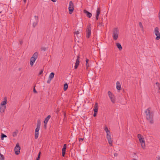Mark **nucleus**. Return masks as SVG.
<instances>
[{"label": "nucleus", "mask_w": 160, "mask_h": 160, "mask_svg": "<svg viewBox=\"0 0 160 160\" xmlns=\"http://www.w3.org/2000/svg\"><path fill=\"white\" fill-rule=\"evenodd\" d=\"M41 153V152H40L38 154V157H39V158H40Z\"/></svg>", "instance_id": "40"}, {"label": "nucleus", "mask_w": 160, "mask_h": 160, "mask_svg": "<svg viewBox=\"0 0 160 160\" xmlns=\"http://www.w3.org/2000/svg\"><path fill=\"white\" fill-rule=\"evenodd\" d=\"M84 13L86 14L87 17L88 18H90L92 16V14L91 13L89 12L86 10H84Z\"/></svg>", "instance_id": "13"}, {"label": "nucleus", "mask_w": 160, "mask_h": 160, "mask_svg": "<svg viewBox=\"0 0 160 160\" xmlns=\"http://www.w3.org/2000/svg\"><path fill=\"white\" fill-rule=\"evenodd\" d=\"M34 18L35 19L36 21L35 22H34L33 23V26L34 27H35L36 26L38 21V16H34Z\"/></svg>", "instance_id": "15"}, {"label": "nucleus", "mask_w": 160, "mask_h": 160, "mask_svg": "<svg viewBox=\"0 0 160 160\" xmlns=\"http://www.w3.org/2000/svg\"><path fill=\"white\" fill-rule=\"evenodd\" d=\"M22 43V42H21V43Z\"/></svg>", "instance_id": "55"}, {"label": "nucleus", "mask_w": 160, "mask_h": 160, "mask_svg": "<svg viewBox=\"0 0 160 160\" xmlns=\"http://www.w3.org/2000/svg\"><path fill=\"white\" fill-rule=\"evenodd\" d=\"M158 17H159V20H160V11L158 13Z\"/></svg>", "instance_id": "43"}, {"label": "nucleus", "mask_w": 160, "mask_h": 160, "mask_svg": "<svg viewBox=\"0 0 160 160\" xmlns=\"http://www.w3.org/2000/svg\"><path fill=\"white\" fill-rule=\"evenodd\" d=\"M38 53L37 52H35L32 55V57H33V58L37 59L38 57Z\"/></svg>", "instance_id": "21"}, {"label": "nucleus", "mask_w": 160, "mask_h": 160, "mask_svg": "<svg viewBox=\"0 0 160 160\" xmlns=\"http://www.w3.org/2000/svg\"><path fill=\"white\" fill-rule=\"evenodd\" d=\"M139 141L141 143H142L145 142L144 140V139L143 138H140V139H139Z\"/></svg>", "instance_id": "33"}, {"label": "nucleus", "mask_w": 160, "mask_h": 160, "mask_svg": "<svg viewBox=\"0 0 160 160\" xmlns=\"http://www.w3.org/2000/svg\"><path fill=\"white\" fill-rule=\"evenodd\" d=\"M20 147L18 143H17L14 148L15 153L16 155H18L20 153Z\"/></svg>", "instance_id": "7"}, {"label": "nucleus", "mask_w": 160, "mask_h": 160, "mask_svg": "<svg viewBox=\"0 0 160 160\" xmlns=\"http://www.w3.org/2000/svg\"><path fill=\"white\" fill-rule=\"evenodd\" d=\"M4 156L0 153V160H4Z\"/></svg>", "instance_id": "31"}, {"label": "nucleus", "mask_w": 160, "mask_h": 160, "mask_svg": "<svg viewBox=\"0 0 160 160\" xmlns=\"http://www.w3.org/2000/svg\"><path fill=\"white\" fill-rule=\"evenodd\" d=\"M119 30L118 28H114L113 30L112 37L114 40H116L118 37Z\"/></svg>", "instance_id": "2"}, {"label": "nucleus", "mask_w": 160, "mask_h": 160, "mask_svg": "<svg viewBox=\"0 0 160 160\" xmlns=\"http://www.w3.org/2000/svg\"><path fill=\"white\" fill-rule=\"evenodd\" d=\"M46 48L44 47H42L41 48V50L42 51H45L46 50Z\"/></svg>", "instance_id": "36"}, {"label": "nucleus", "mask_w": 160, "mask_h": 160, "mask_svg": "<svg viewBox=\"0 0 160 160\" xmlns=\"http://www.w3.org/2000/svg\"><path fill=\"white\" fill-rule=\"evenodd\" d=\"M89 61V60L87 59L86 60V65L87 67L89 66V64H88V62Z\"/></svg>", "instance_id": "35"}, {"label": "nucleus", "mask_w": 160, "mask_h": 160, "mask_svg": "<svg viewBox=\"0 0 160 160\" xmlns=\"http://www.w3.org/2000/svg\"><path fill=\"white\" fill-rule=\"evenodd\" d=\"M110 133H107L106 138L108 141V143L110 146L112 145V138L111 136Z\"/></svg>", "instance_id": "8"}, {"label": "nucleus", "mask_w": 160, "mask_h": 160, "mask_svg": "<svg viewBox=\"0 0 160 160\" xmlns=\"http://www.w3.org/2000/svg\"><path fill=\"white\" fill-rule=\"evenodd\" d=\"M145 113L146 119L151 124L153 123V113L151 111V108H149L145 111Z\"/></svg>", "instance_id": "1"}, {"label": "nucleus", "mask_w": 160, "mask_h": 160, "mask_svg": "<svg viewBox=\"0 0 160 160\" xmlns=\"http://www.w3.org/2000/svg\"><path fill=\"white\" fill-rule=\"evenodd\" d=\"M154 33L157 36L156 39L158 40L160 39V33L159 32V29L158 27H156L154 29Z\"/></svg>", "instance_id": "3"}, {"label": "nucleus", "mask_w": 160, "mask_h": 160, "mask_svg": "<svg viewBox=\"0 0 160 160\" xmlns=\"http://www.w3.org/2000/svg\"><path fill=\"white\" fill-rule=\"evenodd\" d=\"M116 88L118 90L121 89V86L120 83L118 81H117L116 83Z\"/></svg>", "instance_id": "17"}, {"label": "nucleus", "mask_w": 160, "mask_h": 160, "mask_svg": "<svg viewBox=\"0 0 160 160\" xmlns=\"http://www.w3.org/2000/svg\"><path fill=\"white\" fill-rule=\"evenodd\" d=\"M43 72V70H41L39 72V75H40L42 74Z\"/></svg>", "instance_id": "38"}, {"label": "nucleus", "mask_w": 160, "mask_h": 160, "mask_svg": "<svg viewBox=\"0 0 160 160\" xmlns=\"http://www.w3.org/2000/svg\"><path fill=\"white\" fill-rule=\"evenodd\" d=\"M158 157V158L157 157V158H158V160H160V157L159 156Z\"/></svg>", "instance_id": "47"}, {"label": "nucleus", "mask_w": 160, "mask_h": 160, "mask_svg": "<svg viewBox=\"0 0 160 160\" xmlns=\"http://www.w3.org/2000/svg\"><path fill=\"white\" fill-rule=\"evenodd\" d=\"M97 113V112H94V114H93V115L94 117H95L96 116Z\"/></svg>", "instance_id": "41"}, {"label": "nucleus", "mask_w": 160, "mask_h": 160, "mask_svg": "<svg viewBox=\"0 0 160 160\" xmlns=\"http://www.w3.org/2000/svg\"><path fill=\"white\" fill-rule=\"evenodd\" d=\"M36 59L33 58V57H31L30 58V64L31 66H32L33 65L34 63L35 62Z\"/></svg>", "instance_id": "16"}, {"label": "nucleus", "mask_w": 160, "mask_h": 160, "mask_svg": "<svg viewBox=\"0 0 160 160\" xmlns=\"http://www.w3.org/2000/svg\"><path fill=\"white\" fill-rule=\"evenodd\" d=\"M138 137L139 139H140V138H142L141 137V135L140 134L138 135Z\"/></svg>", "instance_id": "37"}, {"label": "nucleus", "mask_w": 160, "mask_h": 160, "mask_svg": "<svg viewBox=\"0 0 160 160\" xmlns=\"http://www.w3.org/2000/svg\"><path fill=\"white\" fill-rule=\"evenodd\" d=\"M108 95L112 102L114 103L115 102V98L112 93L110 91H108Z\"/></svg>", "instance_id": "6"}, {"label": "nucleus", "mask_w": 160, "mask_h": 160, "mask_svg": "<svg viewBox=\"0 0 160 160\" xmlns=\"http://www.w3.org/2000/svg\"><path fill=\"white\" fill-rule=\"evenodd\" d=\"M67 146L66 144H64L63 145V148L62 149V156L63 157L65 156V154L66 153V149Z\"/></svg>", "instance_id": "12"}, {"label": "nucleus", "mask_w": 160, "mask_h": 160, "mask_svg": "<svg viewBox=\"0 0 160 160\" xmlns=\"http://www.w3.org/2000/svg\"><path fill=\"white\" fill-rule=\"evenodd\" d=\"M6 137H7L6 135H5L4 134H2V135L1 136V139L2 140H3L4 138H6Z\"/></svg>", "instance_id": "32"}, {"label": "nucleus", "mask_w": 160, "mask_h": 160, "mask_svg": "<svg viewBox=\"0 0 160 160\" xmlns=\"http://www.w3.org/2000/svg\"><path fill=\"white\" fill-rule=\"evenodd\" d=\"M101 12L100 8H98L96 11V19L98 20V19L99 16Z\"/></svg>", "instance_id": "11"}, {"label": "nucleus", "mask_w": 160, "mask_h": 160, "mask_svg": "<svg viewBox=\"0 0 160 160\" xmlns=\"http://www.w3.org/2000/svg\"><path fill=\"white\" fill-rule=\"evenodd\" d=\"M18 132V130H16L14 132L12 133V135L14 137H16L17 136V134Z\"/></svg>", "instance_id": "23"}, {"label": "nucleus", "mask_w": 160, "mask_h": 160, "mask_svg": "<svg viewBox=\"0 0 160 160\" xmlns=\"http://www.w3.org/2000/svg\"><path fill=\"white\" fill-rule=\"evenodd\" d=\"M139 26L142 29V32H144V28L143 25L141 22H139Z\"/></svg>", "instance_id": "28"}, {"label": "nucleus", "mask_w": 160, "mask_h": 160, "mask_svg": "<svg viewBox=\"0 0 160 160\" xmlns=\"http://www.w3.org/2000/svg\"><path fill=\"white\" fill-rule=\"evenodd\" d=\"M6 108V107L4 105H1L0 106V111L1 112H4Z\"/></svg>", "instance_id": "14"}, {"label": "nucleus", "mask_w": 160, "mask_h": 160, "mask_svg": "<svg viewBox=\"0 0 160 160\" xmlns=\"http://www.w3.org/2000/svg\"><path fill=\"white\" fill-rule=\"evenodd\" d=\"M23 1L24 2V3H26V0H23Z\"/></svg>", "instance_id": "48"}, {"label": "nucleus", "mask_w": 160, "mask_h": 160, "mask_svg": "<svg viewBox=\"0 0 160 160\" xmlns=\"http://www.w3.org/2000/svg\"><path fill=\"white\" fill-rule=\"evenodd\" d=\"M33 92L34 93H37V92L36 90V89H35V88H34V89H33Z\"/></svg>", "instance_id": "42"}, {"label": "nucleus", "mask_w": 160, "mask_h": 160, "mask_svg": "<svg viewBox=\"0 0 160 160\" xmlns=\"http://www.w3.org/2000/svg\"><path fill=\"white\" fill-rule=\"evenodd\" d=\"M114 155L115 156H116L115 154H114Z\"/></svg>", "instance_id": "53"}, {"label": "nucleus", "mask_w": 160, "mask_h": 160, "mask_svg": "<svg viewBox=\"0 0 160 160\" xmlns=\"http://www.w3.org/2000/svg\"><path fill=\"white\" fill-rule=\"evenodd\" d=\"M51 116L50 115H48L45 119L44 121V123H47L49 119H50Z\"/></svg>", "instance_id": "19"}, {"label": "nucleus", "mask_w": 160, "mask_h": 160, "mask_svg": "<svg viewBox=\"0 0 160 160\" xmlns=\"http://www.w3.org/2000/svg\"><path fill=\"white\" fill-rule=\"evenodd\" d=\"M91 29L90 25H88L86 30V37L87 38H89L91 35Z\"/></svg>", "instance_id": "5"}, {"label": "nucleus", "mask_w": 160, "mask_h": 160, "mask_svg": "<svg viewBox=\"0 0 160 160\" xmlns=\"http://www.w3.org/2000/svg\"><path fill=\"white\" fill-rule=\"evenodd\" d=\"M40 158H39V157H37L36 160H39Z\"/></svg>", "instance_id": "45"}, {"label": "nucleus", "mask_w": 160, "mask_h": 160, "mask_svg": "<svg viewBox=\"0 0 160 160\" xmlns=\"http://www.w3.org/2000/svg\"><path fill=\"white\" fill-rule=\"evenodd\" d=\"M155 85L157 87V88L158 89L160 90V84L158 82H157L156 83Z\"/></svg>", "instance_id": "30"}, {"label": "nucleus", "mask_w": 160, "mask_h": 160, "mask_svg": "<svg viewBox=\"0 0 160 160\" xmlns=\"http://www.w3.org/2000/svg\"><path fill=\"white\" fill-rule=\"evenodd\" d=\"M68 88V84L66 83L64 85L63 90L64 91H66Z\"/></svg>", "instance_id": "26"}, {"label": "nucleus", "mask_w": 160, "mask_h": 160, "mask_svg": "<svg viewBox=\"0 0 160 160\" xmlns=\"http://www.w3.org/2000/svg\"><path fill=\"white\" fill-rule=\"evenodd\" d=\"M141 146L143 149H144L145 147V142L141 143Z\"/></svg>", "instance_id": "34"}, {"label": "nucleus", "mask_w": 160, "mask_h": 160, "mask_svg": "<svg viewBox=\"0 0 160 160\" xmlns=\"http://www.w3.org/2000/svg\"><path fill=\"white\" fill-rule=\"evenodd\" d=\"M39 132H35V138L36 139L38 138V137Z\"/></svg>", "instance_id": "29"}, {"label": "nucleus", "mask_w": 160, "mask_h": 160, "mask_svg": "<svg viewBox=\"0 0 160 160\" xmlns=\"http://www.w3.org/2000/svg\"><path fill=\"white\" fill-rule=\"evenodd\" d=\"M47 123H44V127L46 128L47 127Z\"/></svg>", "instance_id": "39"}, {"label": "nucleus", "mask_w": 160, "mask_h": 160, "mask_svg": "<svg viewBox=\"0 0 160 160\" xmlns=\"http://www.w3.org/2000/svg\"><path fill=\"white\" fill-rule=\"evenodd\" d=\"M53 2H55L57 0H51Z\"/></svg>", "instance_id": "46"}, {"label": "nucleus", "mask_w": 160, "mask_h": 160, "mask_svg": "<svg viewBox=\"0 0 160 160\" xmlns=\"http://www.w3.org/2000/svg\"><path fill=\"white\" fill-rule=\"evenodd\" d=\"M79 32L77 30V31H75V37H77L78 38H79Z\"/></svg>", "instance_id": "27"}, {"label": "nucleus", "mask_w": 160, "mask_h": 160, "mask_svg": "<svg viewBox=\"0 0 160 160\" xmlns=\"http://www.w3.org/2000/svg\"><path fill=\"white\" fill-rule=\"evenodd\" d=\"M2 12V10H0V13H1Z\"/></svg>", "instance_id": "50"}, {"label": "nucleus", "mask_w": 160, "mask_h": 160, "mask_svg": "<svg viewBox=\"0 0 160 160\" xmlns=\"http://www.w3.org/2000/svg\"><path fill=\"white\" fill-rule=\"evenodd\" d=\"M19 70H20V68H19Z\"/></svg>", "instance_id": "54"}, {"label": "nucleus", "mask_w": 160, "mask_h": 160, "mask_svg": "<svg viewBox=\"0 0 160 160\" xmlns=\"http://www.w3.org/2000/svg\"><path fill=\"white\" fill-rule=\"evenodd\" d=\"M7 99L6 98H5L4 99V101H2L1 104V105H4L7 103Z\"/></svg>", "instance_id": "22"}, {"label": "nucleus", "mask_w": 160, "mask_h": 160, "mask_svg": "<svg viewBox=\"0 0 160 160\" xmlns=\"http://www.w3.org/2000/svg\"><path fill=\"white\" fill-rule=\"evenodd\" d=\"M1 58L0 57V62L1 61Z\"/></svg>", "instance_id": "51"}, {"label": "nucleus", "mask_w": 160, "mask_h": 160, "mask_svg": "<svg viewBox=\"0 0 160 160\" xmlns=\"http://www.w3.org/2000/svg\"><path fill=\"white\" fill-rule=\"evenodd\" d=\"M104 130L106 131V133H111L110 131L109 130H108L107 127L106 125L105 126Z\"/></svg>", "instance_id": "25"}, {"label": "nucleus", "mask_w": 160, "mask_h": 160, "mask_svg": "<svg viewBox=\"0 0 160 160\" xmlns=\"http://www.w3.org/2000/svg\"><path fill=\"white\" fill-rule=\"evenodd\" d=\"M51 80H50H50H48L47 81V82L48 83H49L50 82V81H51Z\"/></svg>", "instance_id": "44"}, {"label": "nucleus", "mask_w": 160, "mask_h": 160, "mask_svg": "<svg viewBox=\"0 0 160 160\" xmlns=\"http://www.w3.org/2000/svg\"><path fill=\"white\" fill-rule=\"evenodd\" d=\"M133 160H137L136 159L134 158Z\"/></svg>", "instance_id": "52"}, {"label": "nucleus", "mask_w": 160, "mask_h": 160, "mask_svg": "<svg viewBox=\"0 0 160 160\" xmlns=\"http://www.w3.org/2000/svg\"><path fill=\"white\" fill-rule=\"evenodd\" d=\"M41 126V122L40 121L38 120L37 121V127L35 130V132H39Z\"/></svg>", "instance_id": "9"}, {"label": "nucleus", "mask_w": 160, "mask_h": 160, "mask_svg": "<svg viewBox=\"0 0 160 160\" xmlns=\"http://www.w3.org/2000/svg\"><path fill=\"white\" fill-rule=\"evenodd\" d=\"M54 75V72H52L50 73L49 76V78L50 80H51L53 78Z\"/></svg>", "instance_id": "24"}, {"label": "nucleus", "mask_w": 160, "mask_h": 160, "mask_svg": "<svg viewBox=\"0 0 160 160\" xmlns=\"http://www.w3.org/2000/svg\"><path fill=\"white\" fill-rule=\"evenodd\" d=\"M94 111L95 112H97L98 111V103L96 102L94 107Z\"/></svg>", "instance_id": "18"}, {"label": "nucleus", "mask_w": 160, "mask_h": 160, "mask_svg": "<svg viewBox=\"0 0 160 160\" xmlns=\"http://www.w3.org/2000/svg\"><path fill=\"white\" fill-rule=\"evenodd\" d=\"M116 45L119 50L121 51L122 49V47L120 43H116Z\"/></svg>", "instance_id": "20"}, {"label": "nucleus", "mask_w": 160, "mask_h": 160, "mask_svg": "<svg viewBox=\"0 0 160 160\" xmlns=\"http://www.w3.org/2000/svg\"><path fill=\"white\" fill-rule=\"evenodd\" d=\"M74 5L72 1H70L69 3V6L68 7L69 13L70 14H71L74 10Z\"/></svg>", "instance_id": "4"}, {"label": "nucleus", "mask_w": 160, "mask_h": 160, "mask_svg": "<svg viewBox=\"0 0 160 160\" xmlns=\"http://www.w3.org/2000/svg\"><path fill=\"white\" fill-rule=\"evenodd\" d=\"M79 63V56H77V59L76 60V62L74 66V68L76 69L78 67Z\"/></svg>", "instance_id": "10"}, {"label": "nucleus", "mask_w": 160, "mask_h": 160, "mask_svg": "<svg viewBox=\"0 0 160 160\" xmlns=\"http://www.w3.org/2000/svg\"><path fill=\"white\" fill-rule=\"evenodd\" d=\"M80 140H82V141L83 140V139H82V138H80V139H79V141H80Z\"/></svg>", "instance_id": "49"}]
</instances>
